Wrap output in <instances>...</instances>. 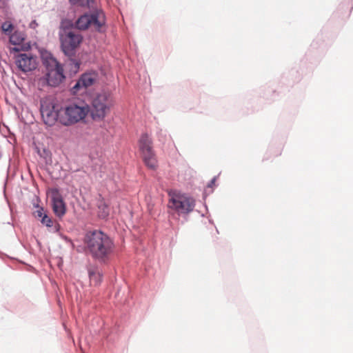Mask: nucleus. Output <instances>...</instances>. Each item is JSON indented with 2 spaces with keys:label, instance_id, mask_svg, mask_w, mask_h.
<instances>
[{
  "label": "nucleus",
  "instance_id": "1",
  "mask_svg": "<svg viewBox=\"0 0 353 353\" xmlns=\"http://www.w3.org/2000/svg\"><path fill=\"white\" fill-rule=\"evenodd\" d=\"M84 243L88 253L100 262H105L110 258L114 250L112 239L101 230H94L86 233Z\"/></svg>",
  "mask_w": 353,
  "mask_h": 353
},
{
  "label": "nucleus",
  "instance_id": "2",
  "mask_svg": "<svg viewBox=\"0 0 353 353\" xmlns=\"http://www.w3.org/2000/svg\"><path fill=\"white\" fill-rule=\"evenodd\" d=\"M41 59L46 68V79L48 84L52 87L59 85L65 79L61 65L48 52H43Z\"/></svg>",
  "mask_w": 353,
  "mask_h": 353
},
{
  "label": "nucleus",
  "instance_id": "3",
  "mask_svg": "<svg viewBox=\"0 0 353 353\" xmlns=\"http://www.w3.org/2000/svg\"><path fill=\"white\" fill-rule=\"evenodd\" d=\"M90 112V106L84 102L71 103L62 108L61 123L65 126L83 120Z\"/></svg>",
  "mask_w": 353,
  "mask_h": 353
},
{
  "label": "nucleus",
  "instance_id": "4",
  "mask_svg": "<svg viewBox=\"0 0 353 353\" xmlns=\"http://www.w3.org/2000/svg\"><path fill=\"white\" fill-rule=\"evenodd\" d=\"M113 105L114 100L111 94L103 92L93 98L89 112L93 120L102 121Z\"/></svg>",
  "mask_w": 353,
  "mask_h": 353
},
{
  "label": "nucleus",
  "instance_id": "5",
  "mask_svg": "<svg viewBox=\"0 0 353 353\" xmlns=\"http://www.w3.org/2000/svg\"><path fill=\"white\" fill-rule=\"evenodd\" d=\"M40 111L44 123L52 126L57 121L61 123L62 108H59L50 96L43 97L40 101Z\"/></svg>",
  "mask_w": 353,
  "mask_h": 353
},
{
  "label": "nucleus",
  "instance_id": "6",
  "mask_svg": "<svg viewBox=\"0 0 353 353\" xmlns=\"http://www.w3.org/2000/svg\"><path fill=\"white\" fill-rule=\"evenodd\" d=\"M168 207L179 215L188 214L192 212L195 206L193 198L183 194L174 192L170 194Z\"/></svg>",
  "mask_w": 353,
  "mask_h": 353
},
{
  "label": "nucleus",
  "instance_id": "7",
  "mask_svg": "<svg viewBox=\"0 0 353 353\" xmlns=\"http://www.w3.org/2000/svg\"><path fill=\"white\" fill-rule=\"evenodd\" d=\"M139 148L145 165L152 170L157 167V160L153 150L152 138L148 133H143L139 139Z\"/></svg>",
  "mask_w": 353,
  "mask_h": 353
},
{
  "label": "nucleus",
  "instance_id": "8",
  "mask_svg": "<svg viewBox=\"0 0 353 353\" xmlns=\"http://www.w3.org/2000/svg\"><path fill=\"white\" fill-rule=\"evenodd\" d=\"M59 38L63 52L69 57L74 55L75 50L83 40V37L79 33L65 29L60 31Z\"/></svg>",
  "mask_w": 353,
  "mask_h": 353
},
{
  "label": "nucleus",
  "instance_id": "9",
  "mask_svg": "<svg viewBox=\"0 0 353 353\" xmlns=\"http://www.w3.org/2000/svg\"><path fill=\"white\" fill-rule=\"evenodd\" d=\"M104 23V13L97 10L91 14H85L81 16L76 21V27L79 30H86L92 26L99 30Z\"/></svg>",
  "mask_w": 353,
  "mask_h": 353
},
{
  "label": "nucleus",
  "instance_id": "10",
  "mask_svg": "<svg viewBox=\"0 0 353 353\" xmlns=\"http://www.w3.org/2000/svg\"><path fill=\"white\" fill-rule=\"evenodd\" d=\"M15 63L20 70L28 72L37 68V57L30 53H21L15 57Z\"/></svg>",
  "mask_w": 353,
  "mask_h": 353
},
{
  "label": "nucleus",
  "instance_id": "11",
  "mask_svg": "<svg viewBox=\"0 0 353 353\" xmlns=\"http://www.w3.org/2000/svg\"><path fill=\"white\" fill-rule=\"evenodd\" d=\"M97 80V74L95 72L85 73L80 77L72 88L74 94L77 93L81 90H85L87 88L92 85Z\"/></svg>",
  "mask_w": 353,
  "mask_h": 353
},
{
  "label": "nucleus",
  "instance_id": "12",
  "mask_svg": "<svg viewBox=\"0 0 353 353\" xmlns=\"http://www.w3.org/2000/svg\"><path fill=\"white\" fill-rule=\"evenodd\" d=\"M52 210L56 216L61 218L66 212V205L58 191L52 192Z\"/></svg>",
  "mask_w": 353,
  "mask_h": 353
},
{
  "label": "nucleus",
  "instance_id": "13",
  "mask_svg": "<svg viewBox=\"0 0 353 353\" xmlns=\"http://www.w3.org/2000/svg\"><path fill=\"white\" fill-rule=\"evenodd\" d=\"M90 282L91 285H99L102 280V274L97 267L90 266L88 268Z\"/></svg>",
  "mask_w": 353,
  "mask_h": 353
},
{
  "label": "nucleus",
  "instance_id": "14",
  "mask_svg": "<svg viewBox=\"0 0 353 353\" xmlns=\"http://www.w3.org/2000/svg\"><path fill=\"white\" fill-rule=\"evenodd\" d=\"M98 208V215L100 218L105 219L108 216L109 208L103 199L99 201Z\"/></svg>",
  "mask_w": 353,
  "mask_h": 353
},
{
  "label": "nucleus",
  "instance_id": "15",
  "mask_svg": "<svg viewBox=\"0 0 353 353\" xmlns=\"http://www.w3.org/2000/svg\"><path fill=\"white\" fill-rule=\"evenodd\" d=\"M23 34L19 31H15L10 36V42L15 46L20 45L23 43Z\"/></svg>",
  "mask_w": 353,
  "mask_h": 353
},
{
  "label": "nucleus",
  "instance_id": "16",
  "mask_svg": "<svg viewBox=\"0 0 353 353\" xmlns=\"http://www.w3.org/2000/svg\"><path fill=\"white\" fill-rule=\"evenodd\" d=\"M69 1L73 5H79L81 6H87L90 8L92 6L94 0H87L86 3H85L83 0H69Z\"/></svg>",
  "mask_w": 353,
  "mask_h": 353
},
{
  "label": "nucleus",
  "instance_id": "17",
  "mask_svg": "<svg viewBox=\"0 0 353 353\" xmlns=\"http://www.w3.org/2000/svg\"><path fill=\"white\" fill-rule=\"evenodd\" d=\"M13 25L8 21L3 23L1 26V30L6 34H10L13 30Z\"/></svg>",
  "mask_w": 353,
  "mask_h": 353
},
{
  "label": "nucleus",
  "instance_id": "18",
  "mask_svg": "<svg viewBox=\"0 0 353 353\" xmlns=\"http://www.w3.org/2000/svg\"><path fill=\"white\" fill-rule=\"evenodd\" d=\"M41 222L47 227H51L52 225V221L47 214L43 215L41 219Z\"/></svg>",
  "mask_w": 353,
  "mask_h": 353
},
{
  "label": "nucleus",
  "instance_id": "19",
  "mask_svg": "<svg viewBox=\"0 0 353 353\" xmlns=\"http://www.w3.org/2000/svg\"><path fill=\"white\" fill-rule=\"evenodd\" d=\"M45 214L43 213V209L42 208H39L38 207V209L34 211V216L36 217V218H38V219H42V217Z\"/></svg>",
  "mask_w": 353,
  "mask_h": 353
},
{
  "label": "nucleus",
  "instance_id": "20",
  "mask_svg": "<svg viewBox=\"0 0 353 353\" xmlns=\"http://www.w3.org/2000/svg\"><path fill=\"white\" fill-rule=\"evenodd\" d=\"M215 181H216V177L213 178L212 179V181H210V183H209L208 186L209 187H212L213 185H214L215 183Z\"/></svg>",
  "mask_w": 353,
  "mask_h": 353
},
{
  "label": "nucleus",
  "instance_id": "21",
  "mask_svg": "<svg viewBox=\"0 0 353 353\" xmlns=\"http://www.w3.org/2000/svg\"><path fill=\"white\" fill-rule=\"evenodd\" d=\"M74 64V68H75V72L79 69V65L77 62H74L73 61H72Z\"/></svg>",
  "mask_w": 353,
  "mask_h": 353
},
{
  "label": "nucleus",
  "instance_id": "22",
  "mask_svg": "<svg viewBox=\"0 0 353 353\" xmlns=\"http://www.w3.org/2000/svg\"><path fill=\"white\" fill-rule=\"evenodd\" d=\"M35 25H37V24L36 23V22H35V21H33V22L32 23V24H31V26H35Z\"/></svg>",
  "mask_w": 353,
  "mask_h": 353
},
{
  "label": "nucleus",
  "instance_id": "23",
  "mask_svg": "<svg viewBox=\"0 0 353 353\" xmlns=\"http://www.w3.org/2000/svg\"><path fill=\"white\" fill-rule=\"evenodd\" d=\"M35 25H37V24L36 23V22H35V21H33V22L32 23V24H31V26H35Z\"/></svg>",
  "mask_w": 353,
  "mask_h": 353
},
{
  "label": "nucleus",
  "instance_id": "24",
  "mask_svg": "<svg viewBox=\"0 0 353 353\" xmlns=\"http://www.w3.org/2000/svg\"><path fill=\"white\" fill-rule=\"evenodd\" d=\"M13 50H14V51H19V49L18 48H13Z\"/></svg>",
  "mask_w": 353,
  "mask_h": 353
}]
</instances>
